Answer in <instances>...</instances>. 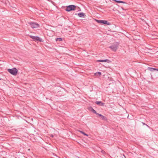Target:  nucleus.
I'll use <instances>...</instances> for the list:
<instances>
[{"instance_id":"obj_5","label":"nucleus","mask_w":158,"mask_h":158,"mask_svg":"<svg viewBox=\"0 0 158 158\" xmlns=\"http://www.w3.org/2000/svg\"><path fill=\"white\" fill-rule=\"evenodd\" d=\"M96 21L98 23H102L103 24L110 25V23L108 22L107 21L105 20H96Z\"/></svg>"},{"instance_id":"obj_12","label":"nucleus","mask_w":158,"mask_h":158,"mask_svg":"<svg viewBox=\"0 0 158 158\" xmlns=\"http://www.w3.org/2000/svg\"><path fill=\"white\" fill-rule=\"evenodd\" d=\"M101 74V73L100 72H97L95 73L94 75L95 76H99Z\"/></svg>"},{"instance_id":"obj_25","label":"nucleus","mask_w":158,"mask_h":158,"mask_svg":"<svg viewBox=\"0 0 158 158\" xmlns=\"http://www.w3.org/2000/svg\"><path fill=\"white\" fill-rule=\"evenodd\" d=\"M118 13H120V12L119 11H118Z\"/></svg>"},{"instance_id":"obj_24","label":"nucleus","mask_w":158,"mask_h":158,"mask_svg":"<svg viewBox=\"0 0 158 158\" xmlns=\"http://www.w3.org/2000/svg\"><path fill=\"white\" fill-rule=\"evenodd\" d=\"M56 41H57L58 40H56ZM59 41H62V40H59Z\"/></svg>"},{"instance_id":"obj_7","label":"nucleus","mask_w":158,"mask_h":158,"mask_svg":"<svg viewBox=\"0 0 158 158\" xmlns=\"http://www.w3.org/2000/svg\"><path fill=\"white\" fill-rule=\"evenodd\" d=\"M30 38L34 40H40V38L38 36H34L31 35L30 36Z\"/></svg>"},{"instance_id":"obj_20","label":"nucleus","mask_w":158,"mask_h":158,"mask_svg":"<svg viewBox=\"0 0 158 158\" xmlns=\"http://www.w3.org/2000/svg\"><path fill=\"white\" fill-rule=\"evenodd\" d=\"M56 40H61V38H58L56 39Z\"/></svg>"},{"instance_id":"obj_26","label":"nucleus","mask_w":158,"mask_h":158,"mask_svg":"<svg viewBox=\"0 0 158 158\" xmlns=\"http://www.w3.org/2000/svg\"><path fill=\"white\" fill-rule=\"evenodd\" d=\"M122 9H123V7H122Z\"/></svg>"},{"instance_id":"obj_10","label":"nucleus","mask_w":158,"mask_h":158,"mask_svg":"<svg viewBox=\"0 0 158 158\" xmlns=\"http://www.w3.org/2000/svg\"><path fill=\"white\" fill-rule=\"evenodd\" d=\"M112 0L113 1H114L115 2H116L118 3H124V4L126 3L125 2H123L122 1H117L116 0Z\"/></svg>"},{"instance_id":"obj_6","label":"nucleus","mask_w":158,"mask_h":158,"mask_svg":"<svg viewBox=\"0 0 158 158\" xmlns=\"http://www.w3.org/2000/svg\"><path fill=\"white\" fill-rule=\"evenodd\" d=\"M110 60L108 59L105 60H97V62H106L109 63L110 62Z\"/></svg>"},{"instance_id":"obj_13","label":"nucleus","mask_w":158,"mask_h":158,"mask_svg":"<svg viewBox=\"0 0 158 158\" xmlns=\"http://www.w3.org/2000/svg\"><path fill=\"white\" fill-rule=\"evenodd\" d=\"M90 110H91L93 113H95L96 114H98V113L96 112V111L94 110L92 107L90 108Z\"/></svg>"},{"instance_id":"obj_17","label":"nucleus","mask_w":158,"mask_h":158,"mask_svg":"<svg viewBox=\"0 0 158 158\" xmlns=\"http://www.w3.org/2000/svg\"><path fill=\"white\" fill-rule=\"evenodd\" d=\"M98 115L99 116L102 117V114H99L98 113Z\"/></svg>"},{"instance_id":"obj_19","label":"nucleus","mask_w":158,"mask_h":158,"mask_svg":"<svg viewBox=\"0 0 158 158\" xmlns=\"http://www.w3.org/2000/svg\"><path fill=\"white\" fill-rule=\"evenodd\" d=\"M35 41L36 40H34ZM37 41L38 40L40 42H43L42 40H37Z\"/></svg>"},{"instance_id":"obj_23","label":"nucleus","mask_w":158,"mask_h":158,"mask_svg":"<svg viewBox=\"0 0 158 158\" xmlns=\"http://www.w3.org/2000/svg\"><path fill=\"white\" fill-rule=\"evenodd\" d=\"M51 136L52 137H53V135H51Z\"/></svg>"},{"instance_id":"obj_4","label":"nucleus","mask_w":158,"mask_h":158,"mask_svg":"<svg viewBox=\"0 0 158 158\" xmlns=\"http://www.w3.org/2000/svg\"><path fill=\"white\" fill-rule=\"evenodd\" d=\"M29 24L32 28H36L39 27V25L35 23H31Z\"/></svg>"},{"instance_id":"obj_16","label":"nucleus","mask_w":158,"mask_h":158,"mask_svg":"<svg viewBox=\"0 0 158 158\" xmlns=\"http://www.w3.org/2000/svg\"><path fill=\"white\" fill-rule=\"evenodd\" d=\"M79 132H80L81 133H82L83 134V132L82 131H78Z\"/></svg>"},{"instance_id":"obj_27","label":"nucleus","mask_w":158,"mask_h":158,"mask_svg":"<svg viewBox=\"0 0 158 158\" xmlns=\"http://www.w3.org/2000/svg\"><path fill=\"white\" fill-rule=\"evenodd\" d=\"M1 80V78H0V80Z\"/></svg>"},{"instance_id":"obj_8","label":"nucleus","mask_w":158,"mask_h":158,"mask_svg":"<svg viewBox=\"0 0 158 158\" xmlns=\"http://www.w3.org/2000/svg\"><path fill=\"white\" fill-rule=\"evenodd\" d=\"M96 103L98 105H100L101 106H103L104 105V103L100 101H97L96 102Z\"/></svg>"},{"instance_id":"obj_11","label":"nucleus","mask_w":158,"mask_h":158,"mask_svg":"<svg viewBox=\"0 0 158 158\" xmlns=\"http://www.w3.org/2000/svg\"><path fill=\"white\" fill-rule=\"evenodd\" d=\"M148 69L151 71L153 72L154 70H156V68L148 67Z\"/></svg>"},{"instance_id":"obj_2","label":"nucleus","mask_w":158,"mask_h":158,"mask_svg":"<svg viewBox=\"0 0 158 158\" xmlns=\"http://www.w3.org/2000/svg\"><path fill=\"white\" fill-rule=\"evenodd\" d=\"M8 71L11 74L14 75H15L18 72L17 70L15 68H13L12 69H8Z\"/></svg>"},{"instance_id":"obj_22","label":"nucleus","mask_w":158,"mask_h":158,"mask_svg":"<svg viewBox=\"0 0 158 158\" xmlns=\"http://www.w3.org/2000/svg\"><path fill=\"white\" fill-rule=\"evenodd\" d=\"M102 153H104V151H102Z\"/></svg>"},{"instance_id":"obj_3","label":"nucleus","mask_w":158,"mask_h":158,"mask_svg":"<svg viewBox=\"0 0 158 158\" xmlns=\"http://www.w3.org/2000/svg\"><path fill=\"white\" fill-rule=\"evenodd\" d=\"M76 6L73 5H71L68 6L67 7L65 10L66 11H70L71 10H75Z\"/></svg>"},{"instance_id":"obj_9","label":"nucleus","mask_w":158,"mask_h":158,"mask_svg":"<svg viewBox=\"0 0 158 158\" xmlns=\"http://www.w3.org/2000/svg\"><path fill=\"white\" fill-rule=\"evenodd\" d=\"M78 15L81 17H82L85 16V14L83 13H79L78 14Z\"/></svg>"},{"instance_id":"obj_14","label":"nucleus","mask_w":158,"mask_h":158,"mask_svg":"<svg viewBox=\"0 0 158 158\" xmlns=\"http://www.w3.org/2000/svg\"><path fill=\"white\" fill-rule=\"evenodd\" d=\"M101 118H102V119L103 120L106 119V118L104 116L102 115V116L101 117Z\"/></svg>"},{"instance_id":"obj_1","label":"nucleus","mask_w":158,"mask_h":158,"mask_svg":"<svg viewBox=\"0 0 158 158\" xmlns=\"http://www.w3.org/2000/svg\"><path fill=\"white\" fill-rule=\"evenodd\" d=\"M118 42H115L112 45L110 46L109 48L113 51H116L118 49Z\"/></svg>"},{"instance_id":"obj_18","label":"nucleus","mask_w":158,"mask_h":158,"mask_svg":"<svg viewBox=\"0 0 158 158\" xmlns=\"http://www.w3.org/2000/svg\"><path fill=\"white\" fill-rule=\"evenodd\" d=\"M143 123V125H146L147 127H148V126L147 125V124H145V123Z\"/></svg>"},{"instance_id":"obj_21","label":"nucleus","mask_w":158,"mask_h":158,"mask_svg":"<svg viewBox=\"0 0 158 158\" xmlns=\"http://www.w3.org/2000/svg\"><path fill=\"white\" fill-rule=\"evenodd\" d=\"M156 70L157 71H158V69H156V70Z\"/></svg>"},{"instance_id":"obj_15","label":"nucleus","mask_w":158,"mask_h":158,"mask_svg":"<svg viewBox=\"0 0 158 158\" xmlns=\"http://www.w3.org/2000/svg\"><path fill=\"white\" fill-rule=\"evenodd\" d=\"M83 134L84 135H85V136H88V135L87 134H86V133H85V132H83Z\"/></svg>"}]
</instances>
